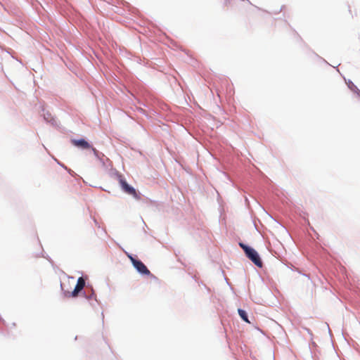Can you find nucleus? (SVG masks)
<instances>
[{"instance_id":"nucleus-1","label":"nucleus","mask_w":360,"mask_h":360,"mask_svg":"<svg viewBox=\"0 0 360 360\" xmlns=\"http://www.w3.org/2000/svg\"><path fill=\"white\" fill-rule=\"evenodd\" d=\"M60 289L64 297L75 298L77 296H82L85 298L89 305L96 309L97 305L101 306V302L96 297V291L91 284L86 283L82 277H79L73 290L71 292L63 288V284L60 282Z\"/></svg>"},{"instance_id":"nucleus-2","label":"nucleus","mask_w":360,"mask_h":360,"mask_svg":"<svg viewBox=\"0 0 360 360\" xmlns=\"http://www.w3.org/2000/svg\"><path fill=\"white\" fill-rule=\"evenodd\" d=\"M238 245L243 250L245 256L257 267L260 269L263 267L262 257L259 253L252 246L242 241L238 243Z\"/></svg>"},{"instance_id":"nucleus-3","label":"nucleus","mask_w":360,"mask_h":360,"mask_svg":"<svg viewBox=\"0 0 360 360\" xmlns=\"http://www.w3.org/2000/svg\"><path fill=\"white\" fill-rule=\"evenodd\" d=\"M118 182L122 191L124 193L129 195H131L136 200L141 199V193L138 190H136L134 186L129 184L124 176L122 177H120V179L118 180Z\"/></svg>"},{"instance_id":"nucleus-4","label":"nucleus","mask_w":360,"mask_h":360,"mask_svg":"<svg viewBox=\"0 0 360 360\" xmlns=\"http://www.w3.org/2000/svg\"><path fill=\"white\" fill-rule=\"evenodd\" d=\"M135 269L136 272L142 276H148L153 278H155L156 277L150 271L146 265L141 260L137 259V261L134 262V264L132 265Z\"/></svg>"},{"instance_id":"nucleus-5","label":"nucleus","mask_w":360,"mask_h":360,"mask_svg":"<svg viewBox=\"0 0 360 360\" xmlns=\"http://www.w3.org/2000/svg\"><path fill=\"white\" fill-rule=\"evenodd\" d=\"M70 142L73 146L82 150H89V148H91V143L86 137L71 138Z\"/></svg>"},{"instance_id":"nucleus-6","label":"nucleus","mask_w":360,"mask_h":360,"mask_svg":"<svg viewBox=\"0 0 360 360\" xmlns=\"http://www.w3.org/2000/svg\"><path fill=\"white\" fill-rule=\"evenodd\" d=\"M39 115L45 122L47 120H50V118L53 116L49 110L46 109L44 105L39 106Z\"/></svg>"},{"instance_id":"nucleus-7","label":"nucleus","mask_w":360,"mask_h":360,"mask_svg":"<svg viewBox=\"0 0 360 360\" xmlns=\"http://www.w3.org/2000/svg\"><path fill=\"white\" fill-rule=\"evenodd\" d=\"M106 171H108V174L111 177L117 179V181L120 179V177L123 176V175L120 172H118L115 168L112 167V163L111 164V166L108 167V169H107Z\"/></svg>"},{"instance_id":"nucleus-8","label":"nucleus","mask_w":360,"mask_h":360,"mask_svg":"<svg viewBox=\"0 0 360 360\" xmlns=\"http://www.w3.org/2000/svg\"><path fill=\"white\" fill-rule=\"evenodd\" d=\"M46 123L50 124L51 126L55 127L57 129L60 130L62 129L60 122L58 120L56 116H53L51 117V118H50V120H47Z\"/></svg>"},{"instance_id":"nucleus-9","label":"nucleus","mask_w":360,"mask_h":360,"mask_svg":"<svg viewBox=\"0 0 360 360\" xmlns=\"http://www.w3.org/2000/svg\"><path fill=\"white\" fill-rule=\"evenodd\" d=\"M238 314L240 318L245 323H250V321L249 320V316L246 310L238 308Z\"/></svg>"},{"instance_id":"nucleus-10","label":"nucleus","mask_w":360,"mask_h":360,"mask_svg":"<svg viewBox=\"0 0 360 360\" xmlns=\"http://www.w3.org/2000/svg\"><path fill=\"white\" fill-rule=\"evenodd\" d=\"M345 83L348 87V89L354 94H356L358 91H359V89L354 84V82L351 79H346L345 78Z\"/></svg>"},{"instance_id":"nucleus-11","label":"nucleus","mask_w":360,"mask_h":360,"mask_svg":"<svg viewBox=\"0 0 360 360\" xmlns=\"http://www.w3.org/2000/svg\"><path fill=\"white\" fill-rule=\"evenodd\" d=\"M99 162L102 165V167L105 170L108 169V167L111 166L112 162L110 160L109 158H106L105 156H103L101 159L99 160Z\"/></svg>"},{"instance_id":"nucleus-12","label":"nucleus","mask_w":360,"mask_h":360,"mask_svg":"<svg viewBox=\"0 0 360 360\" xmlns=\"http://www.w3.org/2000/svg\"><path fill=\"white\" fill-rule=\"evenodd\" d=\"M89 150H91L94 154V155L95 156V158L99 160L100 159H101L103 156H105V155L100 152L99 150H98L96 148H94L93 146V145L91 144V148H89Z\"/></svg>"},{"instance_id":"nucleus-13","label":"nucleus","mask_w":360,"mask_h":360,"mask_svg":"<svg viewBox=\"0 0 360 360\" xmlns=\"http://www.w3.org/2000/svg\"><path fill=\"white\" fill-rule=\"evenodd\" d=\"M89 150H91L94 154V155L95 156V158L99 160L100 159H101L103 156H105V155L100 152L99 150H98L96 148H94L93 146V145L91 144V148H89Z\"/></svg>"},{"instance_id":"nucleus-14","label":"nucleus","mask_w":360,"mask_h":360,"mask_svg":"<svg viewBox=\"0 0 360 360\" xmlns=\"http://www.w3.org/2000/svg\"><path fill=\"white\" fill-rule=\"evenodd\" d=\"M89 150H91L94 154V155L95 156V158L99 160L100 159H101L103 156H105V155L100 152L99 150H98L96 148H94L93 146V145L91 144V148H89Z\"/></svg>"},{"instance_id":"nucleus-15","label":"nucleus","mask_w":360,"mask_h":360,"mask_svg":"<svg viewBox=\"0 0 360 360\" xmlns=\"http://www.w3.org/2000/svg\"><path fill=\"white\" fill-rule=\"evenodd\" d=\"M122 249L123 252H124L125 255L130 260L132 265L134 264L135 261H137V259H139V258L137 257V255L129 253V252H127L126 250H124L123 248H122Z\"/></svg>"},{"instance_id":"nucleus-16","label":"nucleus","mask_w":360,"mask_h":360,"mask_svg":"<svg viewBox=\"0 0 360 360\" xmlns=\"http://www.w3.org/2000/svg\"><path fill=\"white\" fill-rule=\"evenodd\" d=\"M37 257H44L45 259H46L51 264L52 266L54 264V262L52 260V259L47 254H46L45 252H41L40 255H37Z\"/></svg>"},{"instance_id":"nucleus-17","label":"nucleus","mask_w":360,"mask_h":360,"mask_svg":"<svg viewBox=\"0 0 360 360\" xmlns=\"http://www.w3.org/2000/svg\"><path fill=\"white\" fill-rule=\"evenodd\" d=\"M65 170L67 171V172L71 175L72 176H77V174L73 171L71 169L68 168L67 166H66V169H64Z\"/></svg>"},{"instance_id":"nucleus-18","label":"nucleus","mask_w":360,"mask_h":360,"mask_svg":"<svg viewBox=\"0 0 360 360\" xmlns=\"http://www.w3.org/2000/svg\"><path fill=\"white\" fill-rule=\"evenodd\" d=\"M53 160H55V162L60 166L63 169H66V165L65 164H63L62 162H60V160H58V159H56V158H53Z\"/></svg>"},{"instance_id":"nucleus-19","label":"nucleus","mask_w":360,"mask_h":360,"mask_svg":"<svg viewBox=\"0 0 360 360\" xmlns=\"http://www.w3.org/2000/svg\"><path fill=\"white\" fill-rule=\"evenodd\" d=\"M315 55H316L319 58H320L321 60H323V62H324L325 63H326V64H328V65H330V64H329V63H328V62H327L324 58H323L322 57L319 56L317 53H315Z\"/></svg>"},{"instance_id":"nucleus-20","label":"nucleus","mask_w":360,"mask_h":360,"mask_svg":"<svg viewBox=\"0 0 360 360\" xmlns=\"http://www.w3.org/2000/svg\"><path fill=\"white\" fill-rule=\"evenodd\" d=\"M245 205L248 207H250V201H249V200H248V198L247 197L245 198Z\"/></svg>"},{"instance_id":"nucleus-21","label":"nucleus","mask_w":360,"mask_h":360,"mask_svg":"<svg viewBox=\"0 0 360 360\" xmlns=\"http://www.w3.org/2000/svg\"><path fill=\"white\" fill-rule=\"evenodd\" d=\"M93 220H94V222L95 225H96L98 228H100V224H99V223L98 222V221H97L95 218H94V219H93Z\"/></svg>"},{"instance_id":"nucleus-22","label":"nucleus","mask_w":360,"mask_h":360,"mask_svg":"<svg viewBox=\"0 0 360 360\" xmlns=\"http://www.w3.org/2000/svg\"><path fill=\"white\" fill-rule=\"evenodd\" d=\"M225 280H226V283L230 286V288L231 290H233V288L232 287L231 284L229 283V280L226 278H225Z\"/></svg>"},{"instance_id":"nucleus-23","label":"nucleus","mask_w":360,"mask_h":360,"mask_svg":"<svg viewBox=\"0 0 360 360\" xmlns=\"http://www.w3.org/2000/svg\"><path fill=\"white\" fill-rule=\"evenodd\" d=\"M225 280H226V283L230 286V288L231 290H233V288L232 287L231 284L229 283V280L226 278H225Z\"/></svg>"},{"instance_id":"nucleus-24","label":"nucleus","mask_w":360,"mask_h":360,"mask_svg":"<svg viewBox=\"0 0 360 360\" xmlns=\"http://www.w3.org/2000/svg\"><path fill=\"white\" fill-rule=\"evenodd\" d=\"M225 280H226V283L230 286V288L231 290H233V288L232 287L231 284L229 283V280L226 278H225Z\"/></svg>"},{"instance_id":"nucleus-25","label":"nucleus","mask_w":360,"mask_h":360,"mask_svg":"<svg viewBox=\"0 0 360 360\" xmlns=\"http://www.w3.org/2000/svg\"><path fill=\"white\" fill-rule=\"evenodd\" d=\"M326 326H327V328H328V333H329L330 336V337H332V333H331V331H330V328H329L328 324V323H326Z\"/></svg>"},{"instance_id":"nucleus-26","label":"nucleus","mask_w":360,"mask_h":360,"mask_svg":"<svg viewBox=\"0 0 360 360\" xmlns=\"http://www.w3.org/2000/svg\"><path fill=\"white\" fill-rule=\"evenodd\" d=\"M285 8V5H283V6L280 8V9L278 10V12H281V11H283L284 10V8Z\"/></svg>"},{"instance_id":"nucleus-27","label":"nucleus","mask_w":360,"mask_h":360,"mask_svg":"<svg viewBox=\"0 0 360 360\" xmlns=\"http://www.w3.org/2000/svg\"><path fill=\"white\" fill-rule=\"evenodd\" d=\"M355 95L359 99H360V91L355 94Z\"/></svg>"},{"instance_id":"nucleus-28","label":"nucleus","mask_w":360,"mask_h":360,"mask_svg":"<svg viewBox=\"0 0 360 360\" xmlns=\"http://www.w3.org/2000/svg\"><path fill=\"white\" fill-rule=\"evenodd\" d=\"M191 278H192L193 280H195V282H198V278H197V277H196L195 276H191Z\"/></svg>"},{"instance_id":"nucleus-29","label":"nucleus","mask_w":360,"mask_h":360,"mask_svg":"<svg viewBox=\"0 0 360 360\" xmlns=\"http://www.w3.org/2000/svg\"><path fill=\"white\" fill-rule=\"evenodd\" d=\"M101 316H102V322L104 323V314L103 311L101 312Z\"/></svg>"},{"instance_id":"nucleus-30","label":"nucleus","mask_w":360,"mask_h":360,"mask_svg":"<svg viewBox=\"0 0 360 360\" xmlns=\"http://www.w3.org/2000/svg\"><path fill=\"white\" fill-rule=\"evenodd\" d=\"M306 330L307 331V333H308L309 334H310L311 335H312V333H311V332L310 329H309V328H306Z\"/></svg>"},{"instance_id":"nucleus-31","label":"nucleus","mask_w":360,"mask_h":360,"mask_svg":"<svg viewBox=\"0 0 360 360\" xmlns=\"http://www.w3.org/2000/svg\"><path fill=\"white\" fill-rule=\"evenodd\" d=\"M229 2H230V0H225L224 4L226 6H227L229 4Z\"/></svg>"},{"instance_id":"nucleus-32","label":"nucleus","mask_w":360,"mask_h":360,"mask_svg":"<svg viewBox=\"0 0 360 360\" xmlns=\"http://www.w3.org/2000/svg\"><path fill=\"white\" fill-rule=\"evenodd\" d=\"M15 326H16L15 323H12V326L11 327V328L13 327L15 328Z\"/></svg>"},{"instance_id":"nucleus-33","label":"nucleus","mask_w":360,"mask_h":360,"mask_svg":"<svg viewBox=\"0 0 360 360\" xmlns=\"http://www.w3.org/2000/svg\"><path fill=\"white\" fill-rule=\"evenodd\" d=\"M335 70H336L338 72H340V70H339V69H338V66H337V67H335Z\"/></svg>"},{"instance_id":"nucleus-34","label":"nucleus","mask_w":360,"mask_h":360,"mask_svg":"<svg viewBox=\"0 0 360 360\" xmlns=\"http://www.w3.org/2000/svg\"><path fill=\"white\" fill-rule=\"evenodd\" d=\"M280 13V12H278V11H276L274 13H275V14H278V13Z\"/></svg>"}]
</instances>
